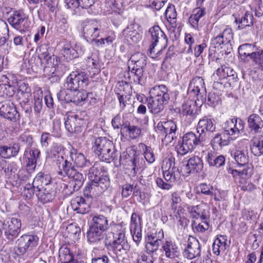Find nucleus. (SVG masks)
Returning a JSON list of instances; mask_svg holds the SVG:
<instances>
[{"mask_svg": "<svg viewBox=\"0 0 263 263\" xmlns=\"http://www.w3.org/2000/svg\"><path fill=\"white\" fill-rule=\"evenodd\" d=\"M92 150L99 159L104 162L110 163L118 160L120 162L121 155L115 148L112 141L106 137H100L95 138L92 143Z\"/></svg>", "mask_w": 263, "mask_h": 263, "instance_id": "obj_1", "label": "nucleus"}, {"mask_svg": "<svg viewBox=\"0 0 263 263\" xmlns=\"http://www.w3.org/2000/svg\"><path fill=\"white\" fill-rule=\"evenodd\" d=\"M105 246L108 251L113 252L117 258L126 254L130 249L125 231L121 228L116 233H108L105 239Z\"/></svg>", "mask_w": 263, "mask_h": 263, "instance_id": "obj_2", "label": "nucleus"}, {"mask_svg": "<svg viewBox=\"0 0 263 263\" xmlns=\"http://www.w3.org/2000/svg\"><path fill=\"white\" fill-rule=\"evenodd\" d=\"M109 228L107 217L102 215H97L93 217L87 232V239L90 243H97L103 240L104 232Z\"/></svg>", "mask_w": 263, "mask_h": 263, "instance_id": "obj_3", "label": "nucleus"}, {"mask_svg": "<svg viewBox=\"0 0 263 263\" xmlns=\"http://www.w3.org/2000/svg\"><path fill=\"white\" fill-rule=\"evenodd\" d=\"M157 93L146 99L147 106L150 112L154 115L160 113L164 109V106L168 103L170 95L166 92L167 88L164 85L159 86L158 89H154Z\"/></svg>", "mask_w": 263, "mask_h": 263, "instance_id": "obj_4", "label": "nucleus"}, {"mask_svg": "<svg viewBox=\"0 0 263 263\" xmlns=\"http://www.w3.org/2000/svg\"><path fill=\"white\" fill-rule=\"evenodd\" d=\"M88 76L84 71L78 70L70 73L67 77L64 87L70 91L79 88H86L89 84Z\"/></svg>", "mask_w": 263, "mask_h": 263, "instance_id": "obj_5", "label": "nucleus"}, {"mask_svg": "<svg viewBox=\"0 0 263 263\" xmlns=\"http://www.w3.org/2000/svg\"><path fill=\"white\" fill-rule=\"evenodd\" d=\"M239 55L244 62L252 61L254 63H259L263 59V50L254 44L245 43L240 45L238 48Z\"/></svg>", "mask_w": 263, "mask_h": 263, "instance_id": "obj_6", "label": "nucleus"}, {"mask_svg": "<svg viewBox=\"0 0 263 263\" xmlns=\"http://www.w3.org/2000/svg\"><path fill=\"white\" fill-rule=\"evenodd\" d=\"M21 220L17 218H8L2 221L4 236L8 242H13L18 236L21 231Z\"/></svg>", "mask_w": 263, "mask_h": 263, "instance_id": "obj_7", "label": "nucleus"}, {"mask_svg": "<svg viewBox=\"0 0 263 263\" xmlns=\"http://www.w3.org/2000/svg\"><path fill=\"white\" fill-rule=\"evenodd\" d=\"M89 167L88 173L89 180L95 183L100 182L102 190H106L110 186V179L108 175H104L106 172L105 167L100 163L96 162Z\"/></svg>", "mask_w": 263, "mask_h": 263, "instance_id": "obj_8", "label": "nucleus"}, {"mask_svg": "<svg viewBox=\"0 0 263 263\" xmlns=\"http://www.w3.org/2000/svg\"><path fill=\"white\" fill-rule=\"evenodd\" d=\"M204 141L202 137L198 134L196 135L193 132L187 133L183 136L181 141L178 142V153L181 155H184Z\"/></svg>", "mask_w": 263, "mask_h": 263, "instance_id": "obj_9", "label": "nucleus"}, {"mask_svg": "<svg viewBox=\"0 0 263 263\" xmlns=\"http://www.w3.org/2000/svg\"><path fill=\"white\" fill-rule=\"evenodd\" d=\"M7 21L14 29L22 33L28 31L31 25L28 16L23 10L14 11Z\"/></svg>", "mask_w": 263, "mask_h": 263, "instance_id": "obj_10", "label": "nucleus"}, {"mask_svg": "<svg viewBox=\"0 0 263 263\" xmlns=\"http://www.w3.org/2000/svg\"><path fill=\"white\" fill-rule=\"evenodd\" d=\"M83 114L86 115L85 112L68 115L65 122V126L68 132L79 133L82 132L87 120L86 119L83 118Z\"/></svg>", "mask_w": 263, "mask_h": 263, "instance_id": "obj_11", "label": "nucleus"}, {"mask_svg": "<svg viewBox=\"0 0 263 263\" xmlns=\"http://www.w3.org/2000/svg\"><path fill=\"white\" fill-rule=\"evenodd\" d=\"M39 240V238L37 235H23L16 241L18 254L24 255L28 251L32 250L37 246Z\"/></svg>", "mask_w": 263, "mask_h": 263, "instance_id": "obj_12", "label": "nucleus"}, {"mask_svg": "<svg viewBox=\"0 0 263 263\" xmlns=\"http://www.w3.org/2000/svg\"><path fill=\"white\" fill-rule=\"evenodd\" d=\"M162 168L166 181L174 182L179 179L181 173L180 170L175 166V158L171 157L166 160L165 164H163Z\"/></svg>", "mask_w": 263, "mask_h": 263, "instance_id": "obj_13", "label": "nucleus"}, {"mask_svg": "<svg viewBox=\"0 0 263 263\" xmlns=\"http://www.w3.org/2000/svg\"><path fill=\"white\" fill-rule=\"evenodd\" d=\"M49 48L45 45L40 46L37 51H38V59L41 67L44 69V72L48 68L51 67L54 68V66L57 65L54 63V60L57 62V58L54 55H50L48 51Z\"/></svg>", "mask_w": 263, "mask_h": 263, "instance_id": "obj_14", "label": "nucleus"}, {"mask_svg": "<svg viewBox=\"0 0 263 263\" xmlns=\"http://www.w3.org/2000/svg\"><path fill=\"white\" fill-rule=\"evenodd\" d=\"M0 116L12 122L20 120V115L12 102H0Z\"/></svg>", "mask_w": 263, "mask_h": 263, "instance_id": "obj_15", "label": "nucleus"}, {"mask_svg": "<svg viewBox=\"0 0 263 263\" xmlns=\"http://www.w3.org/2000/svg\"><path fill=\"white\" fill-rule=\"evenodd\" d=\"M203 167L202 159L198 156L190 158L186 164L180 167V172L183 176H187L191 173L200 172Z\"/></svg>", "mask_w": 263, "mask_h": 263, "instance_id": "obj_16", "label": "nucleus"}, {"mask_svg": "<svg viewBox=\"0 0 263 263\" xmlns=\"http://www.w3.org/2000/svg\"><path fill=\"white\" fill-rule=\"evenodd\" d=\"M149 32L151 33L152 37V43L149 49V54L152 56L153 54L158 55L160 52H161L162 49L155 53V51L154 50L155 47L156 46L159 40H163L166 42L167 40L166 36L158 25L151 28L149 30Z\"/></svg>", "mask_w": 263, "mask_h": 263, "instance_id": "obj_17", "label": "nucleus"}, {"mask_svg": "<svg viewBox=\"0 0 263 263\" xmlns=\"http://www.w3.org/2000/svg\"><path fill=\"white\" fill-rule=\"evenodd\" d=\"M201 246L198 240L193 237H190L187 240V244L183 252L184 257L192 259L200 256Z\"/></svg>", "mask_w": 263, "mask_h": 263, "instance_id": "obj_18", "label": "nucleus"}, {"mask_svg": "<svg viewBox=\"0 0 263 263\" xmlns=\"http://www.w3.org/2000/svg\"><path fill=\"white\" fill-rule=\"evenodd\" d=\"M215 120L213 119L204 117L200 119L197 125V133L205 140L206 133H213L215 131L216 126L214 124Z\"/></svg>", "mask_w": 263, "mask_h": 263, "instance_id": "obj_19", "label": "nucleus"}, {"mask_svg": "<svg viewBox=\"0 0 263 263\" xmlns=\"http://www.w3.org/2000/svg\"><path fill=\"white\" fill-rule=\"evenodd\" d=\"M100 30L96 22L90 21L85 24L83 29V35L87 42H91L100 36Z\"/></svg>", "mask_w": 263, "mask_h": 263, "instance_id": "obj_20", "label": "nucleus"}, {"mask_svg": "<svg viewBox=\"0 0 263 263\" xmlns=\"http://www.w3.org/2000/svg\"><path fill=\"white\" fill-rule=\"evenodd\" d=\"M90 202L91 200L88 198L77 196L71 200V205L77 213L84 214L89 211Z\"/></svg>", "mask_w": 263, "mask_h": 263, "instance_id": "obj_21", "label": "nucleus"}, {"mask_svg": "<svg viewBox=\"0 0 263 263\" xmlns=\"http://www.w3.org/2000/svg\"><path fill=\"white\" fill-rule=\"evenodd\" d=\"M248 127L250 132L253 134H261L263 128V120L256 114H252L247 118Z\"/></svg>", "mask_w": 263, "mask_h": 263, "instance_id": "obj_22", "label": "nucleus"}, {"mask_svg": "<svg viewBox=\"0 0 263 263\" xmlns=\"http://www.w3.org/2000/svg\"><path fill=\"white\" fill-rule=\"evenodd\" d=\"M29 153V156L27 157V170L29 173H32L34 171L37 160L40 157V151L37 148L30 149L27 147L25 151L24 155Z\"/></svg>", "mask_w": 263, "mask_h": 263, "instance_id": "obj_23", "label": "nucleus"}, {"mask_svg": "<svg viewBox=\"0 0 263 263\" xmlns=\"http://www.w3.org/2000/svg\"><path fill=\"white\" fill-rule=\"evenodd\" d=\"M20 148V144L17 142L12 143L9 145H1L0 156L4 159L15 157L18 155Z\"/></svg>", "mask_w": 263, "mask_h": 263, "instance_id": "obj_24", "label": "nucleus"}, {"mask_svg": "<svg viewBox=\"0 0 263 263\" xmlns=\"http://www.w3.org/2000/svg\"><path fill=\"white\" fill-rule=\"evenodd\" d=\"M106 190H102V186L100 182L95 183L91 180L87 183L86 185L83 190L84 196L91 200L92 197L99 196Z\"/></svg>", "mask_w": 263, "mask_h": 263, "instance_id": "obj_25", "label": "nucleus"}, {"mask_svg": "<svg viewBox=\"0 0 263 263\" xmlns=\"http://www.w3.org/2000/svg\"><path fill=\"white\" fill-rule=\"evenodd\" d=\"M96 0H65L67 8L81 7L82 8L89 9L88 12L90 14H96L92 8Z\"/></svg>", "mask_w": 263, "mask_h": 263, "instance_id": "obj_26", "label": "nucleus"}, {"mask_svg": "<svg viewBox=\"0 0 263 263\" xmlns=\"http://www.w3.org/2000/svg\"><path fill=\"white\" fill-rule=\"evenodd\" d=\"M33 182L36 189H43L52 185V178L49 174L41 172L36 175Z\"/></svg>", "mask_w": 263, "mask_h": 263, "instance_id": "obj_27", "label": "nucleus"}, {"mask_svg": "<svg viewBox=\"0 0 263 263\" xmlns=\"http://www.w3.org/2000/svg\"><path fill=\"white\" fill-rule=\"evenodd\" d=\"M67 177L70 179V184L72 185L73 191L70 192L71 194L72 192L79 191L85 181V177L83 175L75 169Z\"/></svg>", "mask_w": 263, "mask_h": 263, "instance_id": "obj_28", "label": "nucleus"}, {"mask_svg": "<svg viewBox=\"0 0 263 263\" xmlns=\"http://www.w3.org/2000/svg\"><path fill=\"white\" fill-rule=\"evenodd\" d=\"M57 161L59 169L58 174L61 176H67L76 169L72 163L64 159L63 156L58 157Z\"/></svg>", "mask_w": 263, "mask_h": 263, "instance_id": "obj_29", "label": "nucleus"}, {"mask_svg": "<svg viewBox=\"0 0 263 263\" xmlns=\"http://www.w3.org/2000/svg\"><path fill=\"white\" fill-rule=\"evenodd\" d=\"M37 191L36 196L43 203L52 201L56 194L55 190L50 186L37 189Z\"/></svg>", "mask_w": 263, "mask_h": 263, "instance_id": "obj_30", "label": "nucleus"}, {"mask_svg": "<svg viewBox=\"0 0 263 263\" xmlns=\"http://www.w3.org/2000/svg\"><path fill=\"white\" fill-rule=\"evenodd\" d=\"M253 14L248 11L245 12L244 14L235 17V23L238 24V29H243L247 27H251L253 25Z\"/></svg>", "mask_w": 263, "mask_h": 263, "instance_id": "obj_31", "label": "nucleus"}, {"mask_svg": "<svg viewBox=\"0 0 263 263\" xmlns=\"http://www.w3.org/2000/svg\"><path fill=\"white\" fill-rule=\"evenodd\" d=\"M144 70L132 67L127 72V79L130 83L142 85L145 80Z\"/></svg>", "mask_w": 263, "mask_h": 263, "instance_id": "obj_32", "label": "nucleus"}, {"mask_svg": "<svg viewBox=\"0 0 263 263\" xmlns=\"http://www.w3.org/2000/svg\"><path fill=\"white\" fill-rule=\"evenodd\" d=\"M205 160L210 166L219 168L225 164V157L223 155H217L214 152H208Z\"/></svg>", "mask_w": 263, "mask_h": 263, "instance_id": "obj_33", "label": "nucleus"}, {"mask_svg": "<svg viewBox=\"0 0 263 263\" xmlns=\"http://www.w3.org/2000/svg\"><path fill=\"white\" fill-rule=\"evenodd\" d=\"M194 14L189 18V22L192 27L199 30V21L206 14V10L204 7H197L193 10Z\"/></svg>", "mask_w": 263, "mask_h": 263, "instance_id": "obj_34", "label": "nucleus"}, {"mask_svg": "<svg viewBox=\"0 0 263 263\" xmlns=\"http://www.w3.org/2000/svg\"><path fill=\"white\" fill-rule=\"evenodd\" d=\"M62 52L63 56L68 60L78 57V53L71 42L64 40L62 42Z\"/></svg>", "mask_w": 263, "mask_h": 263, "instance_id": "obj_35", "label": "nucleus"}, {"mask_svg": "<svg viewBox=\"0 0 263 263\" xmlns=\"http://www.w3.org/2000/svg\"><path fill=\"white\" fill-rule=\"evenodd\" d=\"M70 157L77 167L88 168L91 166L90 161L87 160L82 153L73 154L72 152H70Z\"/></svg>", "mask_w": 263, "mask_h": 263, "instance_id": "obj_36", "label": "nucleus"}, {"mask_svg": "<svg viewBox=\"0 0 263 263\" xmlns=\"http://www.w3.org/2000/svg\"><path fill=\"white\" fill-rule=\"evenodd\" d=\"M229 143V139L223 135L222 132L215 134L211 141V145L214 150H217L222 146L228 145Z\"/></svg>", "mask_w": 263, "mask_h": 263, "instance_id": "obj_37", "label": "nucleus"}, {"mask_svg": "<svg viewBox=\"0 0 263 263\" xmlns=\"http://www.w3.org/2000/svg\"><path fill=\"white\" fill-rule=\"evenodd\" d=\"M147 58L142 53L138 52L132 55L131 62L134 63L133 67L144 70L147 64Z\"/></svg>", "mask_w": 263, "mask_h": 263, "instance_id": "obj_38", "label": "nucleus"}, {"mask_svg": "<svg viewBox=\"0 0 263 263\" xmlns=\"http://www.w3.org/2000/svg\"><path fill=\"white\" fill-rule=\"evenodd\" d=\"M161 239L153 235H148L145 238V248L147 253H153L158 250Z\"/></svg>", "mask_w": 263, "mask_h": 263, "instance_id": "obj_39", "label": "nucleus"}, {"mask_svg": "<svg viewBox=\"0 0 263 263\" xmlns=\"http://www.w3.org/2000/svg\"><path fill=\"white\" fill-rule=\"evenodd\" d=\"M219 35L222 40H223L224 44L226 46V48H227V50L224 49L221 52L224 51L225 54L228 55L230 53L231 50L232 49L231 42L233 39V33L231 29L226 28L222 33H219Z\"/></svg>", "mask_w": 263, "mask_h": 263, "instance_id": "obj_40", "label": "nucleus"}, {"mask_svg": "<svg viewBox=\"0 0 263 263\" xmlns=\"http://www.w3.org/2000/svg\"><path fill=\"white\" fill-rule=\"evenodd\" d=\"M226 48V46L224 45L223 40L221 38L219 34L217 35L216 36L214 37L213 39L211 40V47L209 49V58L212 61H215L217 63H220V59L218 58H216L215 56H212V51H215V50H212V48Z\"/></svg>", "mask_w": 263, "mask_h": 263, "instance_id": "obj_41", "label": "nucleus"}, {"mask_svg": "<svg viewBox=\"0 0 263 263\" xmlns=\"http://www.w3.org/2000/svg\"><path fill=\"white\" fill-rule=\"evenodd\" d=\"M250 149L255 156H259L263 154V133L253 140Z\"/></svg>", "mask_w": 263, "mask_h": 263, "instance_id": "obj_42", "label": "nucleus"}, {"mask_svg": "<svg viewBox=\"0 0 263 263\" xmlns=\"http://www.w3.org/2000/svg\"><path fill=\"white\" fill-rule=\"evenodd\" d=\"M182 114L183 115L190 116L195 118L198 114V108L196 101L190 100L182 105Z\"/></svg>", "mask_w": 263, "mask_h": 263, "instance_id": "obj_43", "label": "nucleus"}, {"mask_svg": "<svg viewBox=\"0 0 263 263\" xmlns=\"http://www.w3.org/2000/svg\"><path fill=\"white\" fill-rule=\"evenodd\" d=\"M165 256L170 258H174L178 255L179 251L177 245L172 241H166L162 247Z\"/></svg>", "mask_w": 263, "mask_h": 263, "instance_id": "obj_44", "label": "nucleus"}, {"mask_svg": "<svg viewBox=\"0 0 263 263\" xmlns=\"http://www.w3.org/2000/svg\"><path fill=\"white\" fill-rule=\"evenodd\" d=\"M237 129L243 130L245 127V123L240 118L234 117L227 120L224 124L222 127L223 130L228 129L230 128H234Z\"/></svg>", "mask_w": 263, "mask_h": 263, "instance_id": "obj_45", "label": "nucleus"}, {"mask_svg": "<svg viewBox=\"0 0 263 263\" xmlns=\"http://www.w3.org/2000/svg\"><path fill=\"white\" fill-rule=\"evenodd\" d=\"M72 91V103L76 105H83L85 103V97L86 91L82 88L80 90Z\"/></svg>", "mask_w": 263, "mask_h": 263, "instance_id": "obj_46", "label": "nucleus"}, {"mask_svg": "<svg viewBox=\"0 0 263 263\" xmlns=\"http://www.w3.org/2000/svg\"><path fill=\"white\" fill-rule=\"evenodd\" d=\"M234 158L239 166H245L248 164L249 157L247 149L236 151L234 153Z\"/></svg>", "mask_w": 263, "mask_h": 263, "instance_id": "obj_47", "label": "nucleus"}, {"mask_svg": "<svg viewBox=\"0 0 263 263\" xmlns=\"http://www.w3.org/2000/svg\"><path fill=\"white\" fill-rule=\"evenodd\" d=\"M138 196L139 191L137 189L136 185L134 184L126 183L122 186V196L123 198H127L132 195Z\"/></svg>", "mask_w": 263, "mask_h": 263, "instance_id": "obj_48", "label": "nucleus"}, {"mask_svg": "<svg viewBox=\"0 0 263 263\" xmlns=\"http://www.w3.org/2000/svg\"><path fill=\"white\" fill-rule=\"evenodd\" d=\"M124 32L126 33V37L129 42L137 43L141 39V34L136 30L133 29V27H127L124 30Z\"/></svg>", "mask_w": 263, "mask_h": 263, "instance_id": "obj_49", "label": "nucleus"}, {"mask_svg": "<svg viewBox=\"0 0 263 263\" xmlns=\"http://www.w3.org/2000/svg\"><path fill=\"white\" fill-rule=\"evenodd\" d=\"M164 133L165 137L167 136L168 138H171L173 140L175 136L176 132L177 130V125L172 120L167 121L164 122Z\"/></svg>", "mask_w": 263, "mask_h": 263, "instance_id": "obj_50", "label": "nucleus"}, {"mask_svg": "<svg viewBox=\"0 0 263 263\" xmlns=\"http://www.w3.org/2000/svg\"><path fill=\"white\" fill-rule=\"evenodd\" d=\"M165 15L170 24L172 25H174V27H176L177 12L174 5L170 4L167 7L165 12Z\"/></svg>", "mask_w": 263, "mask_h": 263, "instance_id": "obj_51", "label": "nucleus"}, {"mask_svg": "<svg viewBox=\"0 0 263 263\" xmlns=\"http://www.w3.org/2000/svg\"><path fill=\"white\" fill-rule=\"evenodd\" d=\"M62 251L60 250V256H63L64 263H84L83 261L79 260L78 258H74L72 253L67 248L63 250V255H61Z\"/></svg>", "mask_w": 263, "mask_h": 263, "instance_id": "obj_52", "label": "nucleus"}, {"mask_svg": "<svg viewBox=\"0 0 263 263\" xmlns=\"http://www.w3.org/2000/svg\"><path fill=\"white\" fill-rule=\"evenodd\" d=\"M72 91L66 89L65 87L57 93V98L62 103H69L72 102Z\"/></svg>", "mask_w": 263, "mask_h": 263, "instance_id": "obj_53", "label": "nucleus"}, {"mask_svg": "<svg viewBox=\"0 0 263 263\" xmlns=\"http://www.w3.org/2000/svg\"><path fill=\"white\" fill-rule=\"evenodd\" d=\"M244 168L240 170H232L231 168H229V173H231V174H234V173H238V175L243 177L244 176L245 177H250L251 176L252 173V169L249 167L248 166H246L245 165V166H243Z\"/></svg>", "mask_w": 263, "mask_h": 263, "instance_id": "obj_54", "label": "nucleus"}, {"mask_svg": "<svg viewBox=\"0 0 263 263\" xmlns=\"http://www.w3.org/2000/svg\"><path fill=\"white\" fill-rule=\"evenodd\" d=\"M243 130H239V129H237L234 128H230L228 129L223 130L221 132L223 133V135L226 136L228 139L231 140L235 139L240 134V132H242Z\"/></svg>", "mask_w": 263, "mask_h": 263, "instance_id": "obj_55", "label": "nucleus"}, {"mask_svg": "<svg viewBox=\"0 0 263 263\" xmlns=\"http://www.w3.org/2000/svg\"><path fill=\"white\" fill-rule=\"evenodd\" d=\"M226 70L227 81L228 82V84L230 85L232 83L237 82L238 79L236 72L229 67H227Z\"/></svg>", "mask_w": 263, "mask_h": 263, "instance_id": "obj_56", "label": "nucleus"}, {"mask_svg": "<svg viewBox=\"0 0 263 263\" xmlns=\"http://www.w3.org/2000/svg\"><path fill=\"white\" fill-rule=\"evenodd\" d=\"M214 191V187L210 184L201 183L199 185L198 192L205 195L213 196Z\"/></svg>", "mask_w": 263, "mask_h": 263, "instance_id": "obj_57", "label": "nucleus"}, {"mask_svg": "<svg viewBox=\"0 0 263 263\" xmlns=\"http://www.w3.org/2000/svg\"><path fill=\"white\" fill-rule=\"evenodd\" d=\"M144 156L146 160L149 163L154 162L155 160L153 150L150 146L144 145Z\"/></svg>", "mask_w": 263, "mask_h": 263, "instance_id": "obj_58", "label": "nucleus"}, {"mask_svg": "<svg viewBox=\"0 0 263 263\" xmlns=\"http://www.w3.org/2000/svg\"><path fill=\"white\" fill-rule=\"evenodd\" d=\"M142 158H140L139 155L136 154V153L134 155V158L131 160V162L132 163V171L133 172V174L135 175L139 168H140V162H142Z\"/></svg>", "mask_w": 263, "mask_h": 263, "instance_id": "obj_59", "label": "nucleus"}, {"mask_svg": "<svg viewBox=\"0 0 263 263\" xmlns=\"http://www.w3.org/2000/svg\"><path fill=\"white\" fill-rule=\"evenodd\" d=\"M181 201L180 193L174 192L171 194V209L175 211L177 209V204Z\"/></svg>", "mask_w": 263, "mask_h": 263, "instance_id": "obj_60", "label": "nucleus"}, {"mask_svg": "<svg viewBox=\"0 0 263 263\" xmlns=\"http://www.w3.org/2000/svg\"><path fill=\"white\" fill-rule=\"evenodd\" d=\"M17 83L18 87L17 95H22L23 93H26L31 92V89L29 86L28 83H26L22 81L17 82Z\"/></svg>", "mask_w": 263, "mask_h": 263, "instance_id": "obj_61", "label": "nucleus"}, {"mask_svg": "<svg viewBox=\"0 0 263 263\" xmlns=\"http://www.w3.org/2000/svg\"><path fill=\"white\" fill-rule=\"evenodd\" d=\"M16 96L20 104L32 102L33 97L31 92L23 93L22 95H16Z\"/></svg>", "mask_w": 263, "mask_h": 263, "instance_id": "obj_62", "label": "nucleus"}, {"mask_svg": "<svg viewBox=\"0 0 263 263\" xmlns=\"http://www.w3.org/2000/svg\"><path fill=\"white\" fill-rule=\"evenodd\" d=\"M227 67L224 65H221V67L217 68L215 72L213 74V77H215V74L218 77L219 80L227 81Z\"/></svg>", "mask_w": 263, "mask_h": 263, "instance_id": "obj_63", "label": "nucleus"}, {"mask_svg": "<svg viewBox=\"0 0 263 263\" xmlns=\"http://www.w3.org/2000/svg\"><path fill=\"white\" fill-rule=\"evenodd\" d=\"M109 258L106 255L95 254L91 258V263H108Z\"/></svg>", "mask_w": 263, "mask_h": 263, "instance_id": "obj_64", "label": "nucleus"}]
</instances>
